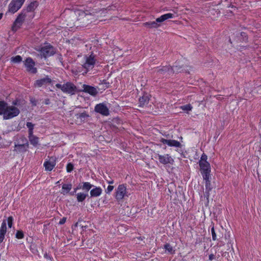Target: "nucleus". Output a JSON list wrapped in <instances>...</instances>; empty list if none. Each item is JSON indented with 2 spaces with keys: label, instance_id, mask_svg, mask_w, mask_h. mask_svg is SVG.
<instances>
[{
  "label": "nucleus",
  "instance_id": "nucleus-5",
  "mask_svg": "<svg viewBox=\"0 0 261 261\" xmlns=\"http://www.w3.org/2000/svg\"><path fill=\"white\" fill-rule=\"evenodd\" d=\"M38 50L45 58L54 55L56 52V49L49 44L40 47Z\"/></svg>",
  "mask_w": 261,
  "mask_h": 261
},
{
  "label": "nucleus",
  "instance_id": "nucleus-27",
  "mask_svg": "<svg viewBox=\"0 0 261 261\" xmlns=\"http://www.w3.org/2000/svg\"><path fill=\"white\" fill-rule=\"evenodd\" d=\"M7 103L5 101H0V115H3L4 116L5 110L7 105Z\"/></svg>",
  "mask_w": 261,
  "mask_h": 261
},
{
  "label": "nucleus",
  "instance_id": "nucleus-7",
  "mask_svg": "<svg viewBox=\"0 0 261 261\" xmlns=\"http://www.w3.org/2000/svg\"><path fill=\"white\" fill-rule=\"evenodd\" d=\"M25 0H12L8 6V12L14 14L23 5Z\"/></svg>",
  "mask_w": 261,
  "mask_h": 261
},
{
  "label": "nucleus",
  "instance_id": "nucleus-28",
  "mask_svg": "<svg viewBox=\"0 0 261 261\" xmlns=\"http://www.w3.org/2000/svg\"><path fill=\"white\" fill-rule=\"evenodd\" d=\"M30 143L34 146H36L38 144L39 138L36 136H32L29 138Z\"/></svg>",
  "mask_w": 261,
  "mask_h": 261
},
{
  "label": "nucleus",
  "instance_id": "nucleus-29",
  "mask_svg": "<svg viewBox=\"0 0 261 261\" xmlns=\"http://www.w3.org/2000/svg\"><path fill=\"white\" fill-rule=\"evenodd\" d=\"M89 117V115L86 112L76 114V118H80L83 121H85Z\"/></svg>",
  "mask_w": 261,
  "mask_h": 261
},
{
  "label": "nucleus",
  "instance_id": "nucleus-36",
  "mask_svg": "<svg viewBox=\"0 0 261 261\" xmlns=\"http://www.w3.org/2000/svg\"><path fill=\"white\" fill-rule=\"evenodd\" d=\"M74 168L73 164L69 163L66 166V170L68 172H71Z\"/></svg>",
  "mask_w": 261,
  "mask_h": 261
},
{
  "label": "nucleus",
  "instance_id": "nucleus-10",
  "mask_svg": "<svg viewBox=\"0 0 261 261\" xmlns=\"http://www.w3.org/2000/svg\"><path fill=\"white\" fill-rule=\"evenodd\" d=\"M35 65V62L30 57L27 58L25 60L24 65L27 68V70L34 74L36 73L37 72V68L34 67Z\"/></svg>",
  "mask_w": 261,
  "mask_h": 261
},
{
  "label": "nucleus",
  "instance_id": "nucleus-54",
  "mask_svg": "<svg viewBox=\"0 0 261 261\" xmlns=\"http://www.w3.org/2000/svg\"><path fill=\"white\" fill-rule=\"evenodd\" d=\"M78 189H77V188H75L74 189V191H75V192H76V191Z\"/></svg>",
  "mask_w": 261,
  "mask_h": 261
},
{
  "label": "nucleus",
  "instance_id": "nucleus-14",
  "mask_svg": "<svg viewBox=\"0 0 261 261\" xmlns=\"http://www.w3.org/2000/svg\"><path fill=\"white\" fill-rule=\"evenodd\" d=\"M158 159L161 164L164 165L167 164H173L174 163V160L168 154L164 155L158 154Z\"/></svg>",
  "mask_w": 261,
  "mask_h": 261
},
{
  "label": "nucleus",
  "instance_id": "nucleus-35",
  "mask_svg": "<svg viewBox=\"0 0 261 261\" xmlns=\"http://www.w3.org/2000/svg\"><path fill=\"white\" fill-rule=\"evenodd\" d=\"M24 237V234L22 231L18 230L16 233V238L20 239H22Z\"/></svg>",
  "mask_w": 261,
  "mask_h": 261
},
{
  "label": "nucleus",
  "instance_id": "nucleus-53",
  "mask_svg": "<svg viewBox=\"0 0 261 261\" xmlns=\"http://www.w3.org/2000/svg\"><path fill=\"white\" fill-rule=\"evenodd\" d=\"M3 15V13H0V20L2 19Z\"/></svg>",
  "mask_w": 261,
  "mask_h": 261
},
{
  "label": "nucleus",
  "instance_id": "nucleus-3",
  "mask_svg": "<svg viewBox=\"0 0 261 261\" xmlns=\"http://www.w3.org/2000/svg\"><path fill=\"white\" fill-rule=\"evenodd\" d=\"M79 17L80 18L77 19V21H80V23L83 27L91 23L95 19V16L94 14L92 13H86L85 12H80Z\"/></svg>",
  "mask_w": 261,
  "mask_h": 261
},
{
  "label": "nucleus",
  "instance_id": "nucleus-23",
  "mask_svg": "<svg viewBox=\"0 0 261 261\" xmlns=\"http://www.w3.org/2000/svg\"><path fill=\"white\" fill-rule=\"evenodd\" d=\"M38 6V2L37 1H34L31 2L27 7L26 13L29 12L33 11Z\"/></svg>",
  "mask_w": 261,
  "mask_h": 261
},
{
  "label": "nucleus",
  "instance_id": "nucleus-47",
  "mask_svg": "<svg viewBox=\"0 0 261 261\" xmlns=\"http://www.w3.org/2000/svg\"><path fill=\"white\" fill-rule=\"evenodd\" d=\"M209 259L210 260H213L214 258H215V255L214 254H211L210 255H209Z\"/></svg>",
  "mask_w": 261,
  "mask_h": 261
},
{
  "label": "nucleus",
  "instance_id": "nucleus-8",
  "mask_svg": "<svg viewBox=\"0 0 261 261\" xmlns=\"http://www.w3.org/2000/svg\"><path fill=\"white\" fill-rule=\"evenodd\" d=\"M127 193L126 186L123 184L120 185L116 190L115 198L118 201H119L123 199L125 196L128 197Z\"/></svg>",
  "mask_w": 261,
  "mask_h": 261
},
{
  "label": "nucleus",
  "instance_id": "nucleus-4",
  "mask_svg": "<svg viewBox=\"0 0 261 261\" xmlns=\"http://www.w3.org/2000/svg\"><path fill=\"white\" fill-rule=\"evenodd\" d=\"M19 113L20 111L18 108L14 106H8L7 105L3 118L5 120L10 119L18 116Z\"/></svg>",
  "mask_w": 261,
  "mask_h": 261
},
{
  "label": "nucleus",
  "instance_id": "nucleus-30",
  "mask_svg": "<svg viewBox=\"0 0 261 261\" xmlns=\"http://www.w3.org/2000/svg\"><path fill=\"white\" fill-rule=\"evenodd\" d=\"M92 187H94V186L90 182H84L82 185V190H85L87 193Z\"/></svg>",
  "mask_w": 261,
  "mask_h": 261
},
{
  "label": "nucleus",
  "instance_id": "nucleus-34",
  "mask_svg": "<svg viewBox=\"0 0 261 261\" xmlns=\"http://www.w3.org/2000/svg\"><path fill=\"white\" fill-rule=\"evenodd\" d=\"M180 108L184 111H189L192 110V106L190 104H188L181 106Z\"/></svg>",
  "mask_w": 261,
  "mask_h": 261
},
{
  "label": "nucleus",
  "instance_id": "nucleus-51",
  "mask_svg": "<svg viewBox=\"0 0 261 261\" xmlns=\"http://www.w3.org/2000/svg\"><path fill=\"white\" fill-rule=\"evenodd\" d=\"M108 182L109 184H113L114 183V180H111L110 181H108Z\"/></svg>",
  "mask_w": 261,
  "mask_h": 261
},
{
  "label": "nucleus",
  "instance_id": "nucleus-11",
  "mask_svg": "<svg viewBox=\"0 0 261 261\" xmlns=\"http://www.w3.org/2000/svg\"><path fill=\"white\" fill-rule=\"evenodd\" d=\"M174 73V70L170 66H164L158 69L156 71L158 75L169 76Z\"/></svg>",
  "mask_w": 261,
  "mask_h": 261
},
{
  "label": "nucleus",
  "instance_id": "nucleus-49",
  "mask_svg": "<svg viewBox=\"0 0 261 261\" xmlns=\"http://www.w3.org/2000/svg\"><path fill=\"white\" fill-rule=\"evenodd\" d=\"M77 189L79 190V189H82V185H81V184H79L77 186Z\"/></svg>",
  "mask_w": 261,
  "mask_h": 261
},
{
  "label": "nucleus",
  "instance_id": "nucleus-42",
  "mask_svg": "<svg viewBox=\"0 0 261 261\" xmlns=\"http://www.w3.org/2000/svg\"><path fill=\"white\" fill-rule=\"evenodd\" d=\"M114 189V186L109 185L107 189L106 190V192L107 193H110Z\"/></svg>",
  "mask_w": 261,
  "mask_h": 261
},
{
  "label": "nucleus",
  "instance_id": "nucleus-37",
  "mask_svg": "<svg viewBox=\"0 0 261 261\" xmlns=\"http://www.w3.org/2000/svg\"><path fill=\"white\" fill-rule=\"evenodd\" d=\"M207 155L204 154V153H203L201 156V158H200V161H199V163H207Z\"/></svg>",
  "mask_w": 261,
  "mask_h": 261
},
{
  "label": "nucleus",
  "instance_id": "nucleus-50",
  "mask_svg": "<svg viewBox=\"0 0 261 261\" xmlns=\"http://www.w3.org/2000/svg\"><path fill=\"white\" fill-rule=\"evenodd\" d=\"M144 239V237H139V238H137V239L138 240H141V241H143V239Z\"/></svg>",
  "mask_w": 261,
  "mask_h": 261
},
{
  "label": "nucleus",
  "instance_id": "nucleus-26",
  "mask_svg": "<svg viewBox=\"0 0 261 261\" xmlns=\"http://www.w3.org/2000/svg\"><path fill=\"white\" fill-rule=\"evenodd\" d=\"M72 188V184H63L62 185V190L63 191L61 192V193H63L65 194V193H68L70 190Z\"/></svg>",
  "mask_w": 261,
  "mask_h": 261
},
{
  "label": "nucleus",
  "instance_id": "nucleus-38",
  "mask_svg": "<svg viewBox=\"0 0 261 261\" xmlns=\"http://www.w3.org/2000/svg\"><path fill=\"white\" fill-rule=\"evenodd\" d=\"M13 218L12 216H10L8 218L7 223H8V227L9 228L12 227V224H13Z\"/></svg>",
  "mask_w": 261,
  "mask_h": 261
},
{
  "label": "nucleus",
  "instance_id": "nucleus-12",
  "mask_svg": "<svg viewBox=\"0 0 261 261\" xmlns=\"http://www.w3.org/2000/svg\"><path fill=\"white\" fill-rule=\"evenodd\" d=\"M95 63V60L92 55L87 57L86 62L83 65V67L86 69V73H87L89 69H92L94 67Z\"/></svg>",
  "mask_w": 261,
  "mask_h": 261
},
{
  "label": "nucleus",
  "instance_id": "nucleus-21",
  "mask_svg": "<svg viewBox=\"0 0 261 261\" xmlns=\"http://www.w3.org/2000/svg\"><path fill=\"white\" fill-rule=\"evenodd\" d=\"M149 101V96L147 93L143 94L139 99V106L143 107L144 105H147Z\"/></svg>",
  "mask_w": 261,
  "mask_h": 261
},
{
  "label": "nucleus",
  "instance_id": "nucleus-32",
  "mask_svg": "<svg viewBox=\"0 0 261 261\" xmlns=\"http://www.w3.org/2000/svg\"><path fill=\"white\" fill-rule=\"evenodd\" d=\"M176 65H174L172 68V69L174 70V73H178L181 72V69L182 68V66L179 65H177V63H175Z\"/></svg>",
  "mask_w": 261,
  "mask_h": 261
},
{
  "label": "nucleus",
  "instance_id": "nucleus-31",
  "mask_svg": "<svg viewBox=\"0 0 261 261\" xmlns=\"http://www.w3.org/2000/svg\"><path fill=\"white\" fill-rule=\"evenodd\" d=\"M21 61L22 57L19 55L11 58V61L15 63H20Z\"/></svg>",
  "mask_w": 261,
  "mask_h": 261
},
{
  "label": "nucleus",
  "instance_id": "nucleus-6",
  "mask_svg": "<svg viewBox=\"0 0 261 261\" xmlns=\"http://www.w3.org/2000/svg\"><path fill=\"white\" fill-rule=\"evenodd\" d=\"M26 17V10H22L21 13L18 15L16 19L14 21L12 27V30L13 31H16L23 23L24 19Z\"/></svg>",
  "mask_w": 261,
  "mask_h": 261
},
{
  "label": "nucleus",
  "instance_id": "nucleus-18",
  "mask_svg": "<svg viewBox=\"0 0 261 261\" xmlns=\"http://www.w3.org/2000/svg\"><path fill=\"white\" fill-rule=\"evenodd\" d=\"M7 221L4 219L2 223L0 228V244L2 243L4 240L5 236L7 232Z\"/></svg>",
  "mask_w": 261,
  "mask_h": 261
},
{
  "label": "nucleus",
  "instance_id": "nucleus-16",
  "mask_svg": "<svg viewBox=\"0 0 261 261\" xmlns=\"http://www.w3.org/2000/svg\"><path fill=\"white\" fill-rule=\"evenodd\" d=\"M51 82V79L48 76H46L44 78L36 81L34 83V86L35 87H41L43 85L50 84Z\"/></svg>",
  "mask_w": 261,
  "mask_h": 261
},
{
  "label": "nucleus",
  "instance_id": "nucleus-41",
  "mask_svg": "<svg viewBox=\"0 0 261 261\" xmlns=\"http://www.w3.org/2000/svg\"><path fill=\"white\" fill-rule=\"evenodd\" d=\"M26 125L29 129H34V124L32 122H28L26 124Z\"/></svg>",
  "mask_w": 261,
  "mask_h": 261
},
{
  "label": "nucleus",
  "instance_id": "nucleus-44",
  "mask_svg": "<svg viewBox=\"0 0 261 261\" xmlns=\"http://www.w3.org/2000/svg\"><path fill=\"white\" fill-rule=\"evenodd\" d=\"M12 106H19V100L18 99H15V100L13 101L12 102Z\"/></svg>",
  "mask_w": 261,
  "mask_h": 261
},
{
  "label": "nucleus",
  "instance_id": "nucleus-40",
  "mask_svg": "<svg viewBox=\"0 0 261 261\" xmlns=\"http://www.w3.org/2000/svg\"><path fill=\"white\" fill-rule=\"evenodd\" d=\"M20 139L22 143L21 144H25V143H29L27 138L24 136H21Z\"/></svg>",
  "mask_w": 261,
  "mask_h": 261
},
{
  "label": "nucleus",
  "instance_id": "nucleus-55",
  "mask_svg": "<svg viewBox=\"0 0 261 261\" xmlns=\"http://www.w3.org/2000/svg\"><path fill=\"white\" fill-rule=\"evenodd\" d=\"M227 243L231 244V242L230 241H228Z\"/></svg>",
  "mask_w": 261,
  "mask_h": 261
},
{
  "label": "nucleus",
  "instance_id": "nucleus-33",
  "mask_svg": "<svg viewBox=\"0 0 261 261\" xmlns=\"http://www.w3.org/2000/svg\"><path fill=\"white\" fill-rule=\"evenodd\" d=\"M164 248L171 254L174 253V250L172 247L168 243H167L164 245Z\"/></svg>",
  "mask_w": 261,
  "mask_h": 261
},
{
  "label": "nucleus",
  "instance_id": "nucleus-1",
  "mask_svg": "<svg viewBox=\"0 0 261 261\" xmlns=\"http://www.w3.org/2000/svg\"><path fill=\"white\" fill-rule=\"evenodd\" d=\"M174 16V14L167 13L162 15L159 18H157L155 21H148L143 23V25L148 29H156L161 25L160 23L169 18H173Z\"/></svg>",
  "mask_w": 261,
  "mask_h": 261
},
{
  "label": "nucleus",
  "instance_id": "nucleus-9",
  "mask_svg": "<svg viewBox=\"0 0 261 261\" xmlns=\"http://www.w3.org/2000/svg\"><path fill=\"white\" fill-rule=\"evenodd\" d=\"M199 165L200 167V172L203 178H207V176H210L211 166L210 163L208 162H201L199 163Z\"/></svg>",
  "mask_w": 261,
  "mask_h": 261
},
{
  "label": "nucleus",
  "instance_id": "nucleus-22",
  "mask_svg": "<svg viewBox=\"0 0 261 261\" xmlns=\"http://www.w3.org/2000/svg\"><path fill=\"white\" fill-rule=\"evenodd\" d=\"M101 188L95 187L90 191V195L91 197H98L101 195Z\"/></svg>",
  "mask_w": 261,
  "mask_h": 261
},
{
  "label": "nucleus",
  "instance_id": "nucleus-2",
  "mask_svg": "<svg viewBox=\"0 0 261 261\" xmlns=\"http://www.w3.org/2000/svg\"><path fill=\"white\" fill-rule=\"evenodd\" d=\"M56 87L58 89H60L64 93L71 95L75 94L76 92H79L76 87L71 82H67L63 85L57 84Z\"/></svg>",
  "mask_w": 261,
  "mask_h": 261
},
{
  "label": "nucleus",
  "instance_id": "nucleus-43",
  "mask_svg": "<svg viewBox=\"0 0 261 261\" xmlns=\"http://www.w3.org/2000/svg\"><path fill=\"white\" fill-rule=\"evenodd\" d=\"M101 84L105 85V88H108L109 87L110 83L108 82L106 80H104L101 82Z\"/></svg>",
  "mask_w": 261,
  "mask_h": 261
},
{
  "label": "nucleus",
  "instance_id": "nucleus-17",
  "mask_svg": "<svg viewBox=\"0 0 261 261\" xmlns=\"http://www.w3.org/2000/svg\"><path fill=\"white\" fill-rule=\"evenodd\" d=\"M160 141L164 144H167L168 146L171 147H180L181 146L179 142L174 140H167L162 138L160 140Z\"/></svg>",
  "mask_w": 261,
  "mask_h": 261
},
{
  "label": "nucleus",
  "instance_id": "nucleus-19",
  "mask_svg": "<svg viewBox=\"0 0 261 261\" xmlns=\"http://www.w3.org/2000/svg\"><path fill=\"white\" fill-rule=\"evenodd\" d=\"M29 146V143H25V144H20L19 143L15 144V149L14 150L20 153L28 151Z\"/></svg>",
  "mask_w": 261,
  "mask_h": 261
},
{
  "label": "nucleus",
  "instance_id": "nucleus-39",
  "mask_svg": "<svg viewBox=\"0 0 261 261\" xmlns=\"http://www.w3.org/2000/svg\"><path fill=\"white\" fill-rule=\"evenodd\" d=\"M211 231H212L213 240L215 241L217 239V238H216V233L215 231L214 225L213 226V227L211 228Z\"/></svg>",
  "mask_w": 261,
  "mask_h": 261
},
{
  "label": "nucleus",
  "instance_id": "nucleus-25",
  "mask_svg": "<svg viewBox=\"0 0 261 261\" xmlns=\"http://www.w3.org/2000/svg\"><path fill=\"white\" fill-rule=\"evenodd\" d=\"M88 196V193H79L76 194L77 201L78 202H83Z\"/></svg>",
  "mask_w": 261,
  "mask_h": 261
},
{
  "label": "nucleus",
  "instance_id": "nucleus-24",
  "mask_svg": "<svg viewBox=\"0 0 261 261\" xmlns=\"http://www.w3.org/2000/svg\"><path fill=\"white\" fill-rule=\"evenodd\" d=\"M56 164L54 162H51L49 161H46L44 163L45 170L47 171H51L55 167Z\"/></svg>",
  "mask_w": 261,
  "mask_h": 261
},
{
  "label": "nucleus",
  "instance_id": "nucleus-15",
  "mask_svg": "<svg viewBox=\"0 0 261 261\" xmlns=\"http://www.w3.org/2000/svg\"><path fill=\"white\" fill-rule=\"evenodd\" d=\"M82 87L83 89L80 91L87 93L93 96H96L98 93L96 88L93 86L84 84Z\"/></svg>",
  "mask_w": 261,
  "mask_h": 261
},
{
  "label": "nucleus",
  "instance_id": "nucleus-20",
  "mask_svg": "<svg viewBox=\"0 0 261 261\" xmlns=\"http://www.w3.org/2000/svg\"><path fill=\"white\" fill-rule=\"evenodd\" d=\"M210 176H207V178H203L205 182V196L207 197H209L210 192L212 190V187L211 184Z\"/></svg>",
  "mask_w": 261,
  "mask_h": 261
},
{
  "label": "nucleus",
  "instance_id": "nucleus-48",
  "mask_svg": "<svg viewBox=\"0 0 261 261\" xmlns=\"http://www.w3.org/2000/svg\"><path fill=\"white\" fill-rule=\"evenodd\" d=\"M44 103L46 105H48L50 103V100L48 98L45 99L44 101Z\"/></svg>",
  "mask_w": 261,
  "mask_h": 261
},
{
  "label": "nucleus",
  "instance_id": "nucleus-52",
  "mask_svg": "<svg viewBox=\"0 0 261 261\" xmlns=\"http://www.w3.org/2000/svg\"><path fill=\"white\" fill-rule=\"evenodd\" d=\"M75 193H76L75 191H73V192H70V194L71 195H74L75 194Z\"/></svg>",
  "mask_w": 261,
  "mask_h": 261
},
{
  "label": "nucleus",
  "instance_id": "nucleus-46",
  "mask_svg": "<svg viewBox=\"0 0 261 261\" xmlns=\"http://www.w3.org/2000/svg\"><path fill=\"white\" fill-rule=\"evenodd\" d=\"M28 132H29V137H28L29 138L34 136L33 135V129H29Z\"/></svg>",
  "mask_w": 261,
  "mask_h": 261
},
{
  "label": "nucleus",
  "instance_id": "nucleus-45",
  "mask_svg": "<svg viewBox=\"0 0 261 261\" xmlns=\"http://www.w3.org/2000/svg\"><path fill=\"white\" fill-rule=\"evenodd\" d=\"M66 221V217H63V218H62L60 220V221L59 223L60 225H63V224H64L65 223Z\"/></svg>",
  "mask_w": 261,
  "mask_h": 261
},
{
  "label": "nucleus",
  "instance_id": "nucleus-13",
  "mask_svg": "<svg viewBox=\"0 0 261 261\" xmlns=\"http://www.w3.org/2000/svg\"><path fill=\"white\" fill-rule=\"evenodd\" d=\"M95 111L102 115L108 116L109 114V111L107 107L103 103L97 105L95 107Z\"/></svg>",
  "mask_w": 261,
  "mask_h": 261
}]
</instances>
